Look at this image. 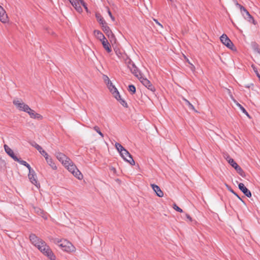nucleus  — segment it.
<instances>
[{
    "label": "nucleus",
    "mask_w": 260,
    "mask_h": 260,
    "mask_svg": "<svg viewBox=\"0 0 260 260\" xmlns=\"http://www.w3.org/2000/svg\"><path fill=\"white\" fill-rule=\"evenodd\" d=\"M153 20L155 22V23L158 24L161 28H163L162 25L157 21V20L155 19H153Z\"/></svg>",
    "instance_id": "09e8293b"
},
{
    "label": "nucleus",
    "mask_w": 260,
    "mask_h": 260,
    "mask_svg": "<svg viewBox=\"0 0 260 260\" xmlns=\"http://www.w3.org/2000/svg\"><path fill=\"white\" fill-rule=\"evenodd\" d=\"M116 53L117 55L118 56V57H119V58L121 57L122 58V59L124 60V58H125V55H126V54L123 55L120 52H118L117 51H116Z\"/></svg>",
    "instance_id": "a19ab883"
},
{
    "label": "nucleus",
    "mask_w": 260,
    "mask_h": 260,
    "mask_svg": "<svg viewBox=\"0 0 260 260\" xmlns=\"http://www.w3.org/2000/svg\"><path fill=\"white\" fill-rule=\"evenodd\" d=\"M108 13L109 16L111 17V19L112 20V21H114L115 18L112 15V13L109 9H108Z\"/></svg>",
    "instance_id": "a18cd8bd"
},
{
    "label": "nucleus",
    "mask_w": 260,
    "mask_h": 260,
    "mask_svg": "<svg viewBox=\"0 0 260 260\" xmlns=\"http://www.w3.org/2000/svg\"><path fill=\"white\" fill-rule=\"evenodd\" d=\"M0 21L3 23L9 22V19L5 9L0 6Z\"/></svg>",
    "instance_id": "9b49d317"
},
{
    "label": "nucleus",
    "mask_w": 260,
    "mask_h": 260,
    "mask_svg": "<svg viewBox=\"0 0 260 260\" xmlns=\"http://www.w3.org/2000/svg\"><path fill=\"white\" fill-rule=\"evenodd\" d=\"M229 190L232 193H233L235 196H236L239 200L242 201L240 197L235 192H234V191L232 189L230 188L229 189Z\"/></svg>",
    "instance_id": "de8ad7c7"
},
{
    "label": "nucleus",
    "mask_w": 260,
    "mask_h": 260,
    "mask_svg": "<svg viewBox=\"0 0 260 260\" xmlns=\"http://www.w3.org/2000/svg\"><path fill=\"white\" fill-rule=\"evenodd\" d=\"M61 240H59V239L58 238H55L53 239V242L55 243V244H58L59 245V244L60 243H61Z\"/></svg>",
    "instance_id": "37998d69"
},
{
    "label": "nucleus",
    "mask_w": 260,
    "mask_h": 260,
    "mask_svg": "<svg viewBox=\"0 0 260 260\" xmlns=\"http://www.w3.org/2000/svg\"><path fill=\"white\" fill-rule=\"evenodd\" d=\"M183 100L185 102V103L188 105V106L190 109L194 111L195 112H197V111L195 109L194 106L189 102V101L185 99V98H183Z\"/></svg>",
    "instance_id": "cd10ccee"
},
{
    "label": "nucleus",
    "mask_w": 260,
    "mask_h": 260,
    "mask_svg": "<svg viewBox=\"0 0 260 260\" xmlns=\"http://www.w3.org/2000/svg\"><path fill=\"white\" fill-rule=\"evenodd\" d=\"M93 129L96 131L101 136L102 138L104 137L103 134L101 132L100 128L98 126H95L93 127Z\"/></svg>",
    "instance_id": "473e14b6"
},
{
    "label": "nucleus",
    "mask_w": 260,
    "mask_h": 260,
    "mask_svg": "<svg viewBox=\"0 0 260 260\" xmlns=\"http://www.w3.org/2000/svg\"><path fill=\"white\" fill-rule=\"evenodd\" d=\"M103 30L108 36L109 38H114V35L111 30L110 27L108 26L107 23L102 26Z\"/></svg>",
    "instance_id": "2eb2a0df"
},
{
    "label": "nucleus",
    "mask_w": 260,
    "mask_h": 260,
    "mask_svg": "<svg viewBox=\"0 0 260 260\" xmlns=\"http://www.w3.org/2000/svg\"><path fill=\"white\" fill-rule=\"evenodd\" d=\"M117 101H118L123 107H127V104L126 102L124 100L122 99L121 97Z\"/></svg>",
    "instance_id": "e433bc0d"
},
{
    "label": "nucleus",
    "mask_w": 260,
    "mask_h": 260,
    "mask_svg": "<svg viewBox=\"0 0 260 260\" xmlns=\"http://www.w3.org/2000/svg\"><path fill=\"white\" fill-rule=\"evenodd\" d=\"M235 102L236 105L240 109L242 112L245 114L248 117H250L249 115L248 114L246 110L244 109V108L236 101H235Z\"/></svg>",
    "instance_id": "a878e982"
},
{
    "label": "nucleus",
    "mask_w": 260,
    "mask_h": 260,
    "mask_svg": "<svg viewBox=\"0 0 260 260\" xmlns=\"http://www.w3.org/2000/svg\"><path fill=\"white\" fill-rule=\"evenodd\" d=\"M55 156L57 159L62 163V164L67 165L69 164V161H70V158L67 156L65 154L60 152H57L55 153Z\"/></svg>",
    "instance_id": "0eeeda50"
},
{
    "label": "nucleus",
    "mask_w": 260,
    "mask_h": 260,
    "mask_svg": "<svg viewBox=\"0 0 260 260\" xmlns=\"http://www.w3.org/2000/svg\"><path fill=\"white\" fill-rule=\"evenodd\" d=\"M224 157L225 158V159L228 161L229 163L230 159H233L228 154H225L224 156Z\"/></svg>",
    "instance_id": "49530a36"
},
{
    "label": "nucleus",
    "mask_w": 260,
    "mask_h": 260,
    "mask_svg": "<svg viewBox=\"0 0 260 260\" xmlns=\"http://www.w3.org/2000/svg\"><path fill=\"white\" fill-rule=\"evenodd\" d=\"M151 186L153 189V191L156 193V195L159 197H162L164 196V193L160 189V187L154 184H151Z\"/></svg>",
    "instance_id": "dca6fc26"
},
{
    "label": "nucleus",
    "mask_w": 260,
    "mask_h": 260,
    "mask_svg": "<svg viewBox=\"0 0 260 260\" xmlns=\"http://www.w3.org/2000/svg\"><path fill=\"white\" fill-rule=\"evenodd\" d=\"M35 211L38 213V214L41 215L42 217L45 219H47V215L44 213V211L42 210L41 209L37 208H35Z\"/></svg>",
    "instance_id": "393cba45"
},
{
    "label": "nucleus",
    "mask_w": 260,
    "mask_h": 260,
    "mask_svg": "<svg viewBox=\"0 0 260 260\" xmlns=\"http://www.w3.org/2000/svg\"><path fill=\"white\" fill-rule=\"evenodd\" d=\"M115 147L120 154L122 152H124V150H126L120 144L118 143H115Z\"/></svg>",
    "instance_id": "b1692460"
},
{
    "label": "nucleus",
    "mask_w": 260,
    "mask_h": 260,
    "mask_svg": "<svg viewBox=\"0 0 260 260\" xmlns=\"http://www.w3.org/2000/svg\"><path fill=\"white\" fill-rule=\"evenodd\" d=\"M112 94L117 100H118L121 97L117 90L113 92Z\"/></svg>",
    "instance_id": "4c0bfd02"
},
{
    "label": "nucleus",
    "mask_w": 260,
    "mask_h": 260,
    "mask_svg": "<svg viewBox=\"0 0 260 260\" xmlns=\"http://www.w3.org/2000/svg\"><path fill=\"white\" fill-rule=\"evenodd\" d=\"M44 255H46L48 258L50 259V260H55L56 256L52 252V250H51V253L50 254L49 253L47 254V252H45L44 253Z\"/></svg>",
    "instance_id": "c85d7f7f"
},
{
    "label": "nucleus",
    "mask_w": 260,
    "mask_h": 260,
    "mask_svg": "<svg viewBox=\"0 0 260 260\" xmlns=\"http://www.w3.org/2000/svg\"><path fill=\"white\" fill-rule=\"evenodd\" d=\"M46 160L47 162V164L53 169L56 170L57 169V167L55 165V163L54 162L53 159L51 157H49L48 158H46Z\"/></svg>",
    "instance_id": "412c9836"
},
{
    "label": "nucleus",
    "mask_w": 260,
    "mask_h": 260,
    "mask_svg": "<svg viewBox=\"0 0 260 260\" xmlns=\"http://www.w3.org/2000/svg\"><path fill=\"white\" fill-rule=\"evenodd\" d=\"M93 34L94 36L101 41L106 38L103 33L99 30H94Z\"/></svg>",
    "instance_id": "6ab92c4d"
},
{
    "label": "nucleus",
    "mask_w": 260,
    "mask_h": 260,
    "mask_svg": "<svg viewBox=\"0 0 260 260\" xmlns=\"http://www.w3.org/2000/svg\"><path fill=\"white\" fill-rule=\"evenodd\" d=\"M235 170L239 174V175H240L241 176H244V172L239 166L237 168H236Z\"/></svg>",
    "instance_id": "7c9ffc66"
},
{
    "label": "nucleus",
    "mask_w": 260,
    "mask_h": 260,
    "mask_svg": "<svg viewBox=\"0 0 260 260\" xmlns=\"http://www.w3.org/2000/svg\"><path fill=\"white\" fill-rule=\"evenodd\" d=\"M28 109V110H27V111H26L25 112H27L31 118L38 119H42L43 117L40 114L36 113L35 111L34 110L30 109L29 107Z\"/></svg>",
    "instance_id": "f8f14e48"
},
{
    "label": "nucleus",
    "mask_w": 260,
    "mask_h": 260,
    "mask_svg": "<svg viewBox=\"0 0 260 260\" xmlns=\"http://www.w3.org/2000/svg\"><path fill=\"white\" fill-rule=\"evenodd\" d=\"M185 216H186V217L187 218V219H188L190 221H192V218L189 214H186Z\"/></svg>",
    "instance_id": "8fccbe9b"
},
{
    "label": "nucleus",
    "mask_w": 260,
    "mask_h": 260,
    "mask_svg": "<svg viewBox=\"0 0 260 260\" xmlns=\"http://www.w3.org/2000/svg\"><path fill=\"white\" fill-rule=\"evenodd\" d=\"M6 152L14 160H18V157L14 154L13 151L7 145H4Z\"/></svg>",
    "instance_id": "ddd939ff"
},
{
    "label": "nucleus",
    "mask_w": 260,
    "mask_h": 260,
    "mask_svg": "<svg viewBox=\"0 0 260 260\" xmlns=\"http://www.w3.org/2000/svg\"><path fill=\"white\" fill-rule=\"evenodd\" d=\"M184 58L186 59V61H187L189 64H190L191 66V70H193V69H194V68H195L194 66L192 63H191L190 62V61H189V60H188V58H186V57L185 55H184Z\"/></svg>",
    "instance_id": "c03bdc74"
},
{
    "label": "nucleus",
    "mask_w": 260,
    "mask_h": 260,
    "mask_svg": "<svg viewBox=\"0 0 260 260\" xmlns=\"http://www.w3.org/2000/svg\"><path fill=\"white\" fill-rule=\"evenodd\" d=\"M69 164L64 165V166L70 171L75 177L78 179H82L83 175L76 166L73 164V161L70 159Z\"/></svg>",
    "instance_id": "7ed1b4c3"
},
{
    "label": "nucleus",
    "mask_w": 260,
    "mask_h": 260,
    "mask_svg": "<svg viewBox=\"0 0 260 260\" xmlns=\"http://www.w3.org/2000/svg\"><path fill=\"white\" fill-rule=\"evenodd\" d=\"M125 57L124 61L127 67L129 69L131 73L138 78L140 77L142 74L138 68L127 55H125Z\"/></svg>",
    "instance_id": "f03ea898"
},
{
    "label": "nucleus",
    "mask_w": 260,
    "mask_h": 260,
    "mask_svg": "<svg viewBox=\"0 0 260 260\" xmlns=\"http://www.w3.org/2000/svg\"><path fill=\"white\" fill-rule=\"evenodd\" d=\"M244 18L248 21L254 23V20L246 9L241 13Z\"/></svg>",
    "instance_id": "f3484780"
},
{
    "label": "nucleus",
    "mask_w": 260,
    "mask_h": 260,
    "mask_svg": "<svg viewBox=\"0 0 260 260\" xmlns=\"http://www.w3.org/2000/svg\"><path fill=\"white\" fill-rule=\"evenodd\" d=\"M14 105L16 106L17 109L22 111H27L29 106L24 104L21 101L14 100L13 102Z\"/></svg>",
    "instance_id": "6e6552de"
},
{
    "label": "nucleus",
    "mask_w": 260,
    "mask_h": 260,
    "mask_svg": "<svg viewBox=\"0 0 260 260\" xmlns=\"http://www.w3.org/2000/svg\"><path fill=\"white\" fill-rule=\"evenodd\" d=\"M16 161L18 162L19 163H20L21 165H22L25 166L28 169L29 171H30V169H31L30 166L25 161L21 160L18 157V160H16Z\"/></svg>",
    "instance_id": "5701e85b"
},
{
    "label": "nucleus",
    "mask_w": 260,
    "mask_h": 260,
    "mask_svg": "<svg viewBox=\"0 0 260 260\" xmlns=\"http://www.w3.org/2000/svg\"><path fill=\"white\" fill-rule=\"evenodd\" d=\"M128 91L134 94L136 92V87L133 85H130L128 86Z\"/></svg>",
    "instance_id": "f704fd0d"
},
{
    "label": "nucleus",
    "mask_w": 260,
    "mask_h": 260,
    "mask_svg": "<svg viewBox=\"0 0 260 260\" xmlns=\"http://www.w3.org/2000/svg\"><path fill=\"white\" fill-rule=\"evenodd\" d=\"M31 145L32 146L34 147L35 148H36L38 151H40V150H42V148L41 146H40L39 144H38L35 142H33L31 143Z\"/></svg>",
    "instance_id": "c756f323"
},
{
    "label": "nucleus",
    "mask_w": 260,
    "mask_h": 260,
    "mask_svg": "<svg viewBox=\"0 0 260 260\" xmlns=\"http://www.w3.org/2000/svg\"><path fill=\"white\" fill-rule=\"evenodd\" d=\"M96 18L98 21L100 23V24H101L102 26L107 23L104 20V18L100 14H96Z\"/></svg>",
    "instance_id": "4be33fe9"
},
{
    "label": "nucleus",
    "mask_w": 260,
    "mask_h": 260,
    "mask_svg": "<svg viewBox=\"0 0 260 260\" xmlns=\"http://www.w3.org/2000/svg\"><path fill=\"white\" fill-rule=\"evenodd\" d=\"M220 41L222 44L226 46L229 49L232 50H236V48L230 39L226 35L223 34L220 38Z\"/></svg>",
    "instance_id": "39448f33"
},
{
    "label": "nucleus",
    "mask_w": 260,
    "mask_h": 260,
    "mask_svg": "<svg viewBox=\"0 0 260 260\" xmlns=\"http://www.w3.org/2000/svg\"><path fill=\"white\" fill-rule=\"evenodd\" d=\"M121 157L127 162H129L131 165H135V162L131 154L126 150H124V152L120 154Z\"/></svg>",
    "instance_id": "1a4fd4ad"
},
{
    "label": "nucleus",
    "mask_w": 260,
    "mask_h": 260,
    "mask_svg": "<svg viewBox=\"0 0 260 260\" xmlns=\"http://www.w3.org/2000/svg\"><path fill=\"white\" fill-rule=\"evenodd\" d=\"M235 5H236V6L238 8H239L240 9L241 13H242V12H243V11H245V9H245L243 6H242V5H241L240 4H239L237 2V1H236V2H235Z\"/></svg>",
    "instance_id": "c9c22d12"
},
{
    "label": "nucleus",
    "mask_w": 260,
    "mask_h": 260,
    "mask_svg": "<svg viewBox=\"0 0 260 260\" xmlns=\"http://www.w3.org/2000/svg\"><path fill=\"white\" fill-rule=\"evenodd\" d=\"M108 88L110 90V92L113 93L115 91L117 90V88L115 87L114 85H113L112 83H110L109 84L107 85Z\"/></svg>",
    "instance_id": "bb28decb"
},
{
    "label": "nucleus",
    "mask_w": 260,
    "mask_h": 260,
    "mask_svg": "<svg viewBox=\"0 0 260 260\" xmlns=\"http://www.w3.org/2000/svg\"><path fill=\"white\" fill-rule=\"evenodd\" d=\"M229 164L235 169L239 165L235 161L234 159H230Z\"/></svg>",
    "instance_id": "2f4dec72"
},
{
    "label": "nucleus",
    "mask_w": 260,
    "mask_h": 260,
    "mask_svg": "<svg viewBox=\"0 0 260 260\" xmlns=\"http://www.w3.org/2000/svg\"><path fill=\"white\" fill-rule=\"evenodd\" d=\"M28 178L32 184L38 187L39 185V183H38L37 178L35 172L32 169L30 171H29V174L28 175Z\"/></svg>",
    "instance_id": "9d476101"
},
{
    "label": "nucleus",
    "mask_w": 260,
    "mask_h": 260,
    "mask_svg": "<svg viewBox=\"0 0 260 260\" xmlns=\"http://www.w3.org/2000/svg\"><path fill=\"white\" fill-rule=\"evenodd\" d=\"M173 208L177 211L182 213L183 212V210L178 206H177L176 204H174L173 205Z\"/></svg>",
    "instance_id": "ea45409f"
},
{
    "label": "nucleus",
    "mask_w": 260,
    "mask_h": 260,
    "mask_svg": "<svg viewBox=\"0 0 260 260\" xmlns=\"http://www.w3.org/2000/svg\"><path fill=\"white\" fill-rule=\"evenodd\" d=\"M59 246L62 250L67 252H73L76 250V248L69 241L66 239H61V243L59 244Z\"/></svg>",
    "instance_id": "20e7f679"
},
{
    "label": "nucleus",
    "mask_w": 260,
    "mask_h": 260,
    "mask_svg": "<svg viewBox=\"0 0 260 260\" xmlns=\"http://www.w3.org/2000/svg\"><path fill=\"white\" fill-rule=\"evenodd\" d=\"M103 79L104 82L106 83L107 85L109 84L110 83H111V81L110 80L109 77L107 75H104Z\"/></svg>",
    "instance_id": "72a5a7b5"
},
{
    "label": "nucleus",
    "mask_w": 260,
    "mask_h": 260,
    "mask_svg": "<svg viewBox=\"0 0 260 260\" xmlns=\"http://www.w3.org/2000/svg\"><path fill=\"white\" fill-rule=\"evenodd\" d=\"M4 164V161L0 157V168H2L3 165Z\"/></svg>",
    "instance_id": "3c124183"
},
{
    "label": "nucleus",
    "mask_w": 260,
    "mask_h": 260,
    "mask_svg": "<svg viewBox=\"0 0 260 260\" xmlns=\"http://www.w3.org/2000/svg\"><path fill=\"white\" fill-rule=\"evenodd\" d=\"M39 152L45 158V159H46V158L49 157L47 153L45 150H44L43 148L41 150H40V151Z\"/></svg>",
    "instance_id": "58836bf2"
},
{
    "label": "nucleus",
    "mask_w": 260,
    "mask_h": 260,
    "mask_svg": "<svg viewBox=\"0 0 260 260\" xmlns=\"http://www.w3.org/2000/svg\"><path fill=\"white\" fill-rule=\"evenodd\" d=\"M141 82L146 87H147L148 89L151 90V91L154 92L155 90V87L151 83L149 80H148L146 78L143 77L142 75L140 77L138 78Z\"/></svg>",
    "instance_id": "423d86ee"
},
{
    "label": "nucleus",
    "mask_w": 260,
    "mask_h": 260,
    "mask_svg": "<svg viewBox=\"0 0 260 260\" xmlns=\"http://www.w3.org/2000/svg\"><path fill=\"white\" fill-rule=\"evenodd\" d=\"M102 44L103 46L104 49L108 52L110 53L111 52V48L110 43L108 42V40L106 38L104 39L102 41H101Z\"/></svg>",
    "instance_id": "a211bd4d"
},
{
    "label": "nucleus",
    "mask_w": 260,
    "mask_h": 260,
    "mask_svg": "<svg viewBox=\"0 0 260 260\" xmlns=\"http://www.w3.org/2000/svg\"><path fill=\"white\" fill-rule=\"evenodd\" d=\"M252 67L254 71V72L255 73V74H256V76H257V77L259 78V79L260 80V75L258 73L257 70V69L253 66V65H252Z\"/></svg>",
    "instance_id": "79ce46f5"
},
{
    "label": "nucleus",
    "mask_w": 260,
    "mask_h": 260,
    "mask_svg": "<svg viewBox=\"0 0 260 260\" xmlns=\"http://www.w3.org/2000/svg\"><path fill=\"white\" fill-rule=\"evenodd\" d=\"M239 188L241 190L243 193L247 197L250 198L251 197V193L249 190H248L242 183H240L238 185Z\"/></svg>",
    "instance_id": "4468645a"
},
{
    "label": "nucleus",
    "mask_w": 260,
    "mask_h": 260,
    "mask_svg": "<svg viewBox=\"0 0 260 260\" xmlns=\"http://www.w3.org/2000/svg\"><path fill=\"white\" fill-rule=\"evenodd\" d=\"M75 4L77 5V7L79 6L81 9V11H77L79 13H81L82 12V9L81 8V5L83 6L84 7V8L85 9V10H86V11H88V9H87V7L86 6V4L84 3V2L83 1V0H80V1H75Z\"/></svg>",
    "instance_id": "aec40b11"
},
{
    "label": "nucleus",
    "mask_w": 260,
    "mask_h": 260,
    "mask_svg": "<svg viewBox=\"0 0 260 260\" xmlns=\"http://www.w3.org/2000/svg\"><path fill=\"white\" fill-rule=\"evenodd\" d=\"M29 240L31 243L37 247L38 249L43 254L47 252V254L51 253V249L46 242L41 239L38 237L36 235L31 234L29 235Z\"/></svg>",
    "instance_id": "f257e3e1"
}]
</instances>
